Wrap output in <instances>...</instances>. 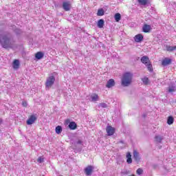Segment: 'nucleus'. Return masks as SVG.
<instances>
[{
	"label": "nucleus",
	"mask_w": 176,
	"mask_h": 176,
	"mask_svg": "<svg viewBox=\"0 0 176 176\" xmlns=\"http://www.w3.org/2000/svg\"><path fill=\"white\" fill-rule=\"evenodd\" d=\"M14 43L13 34L8 30L0 28V45L3 49H12Z\"/></svg>",
	"instance_id": "obj_1"
},
{
	"label": "nucleus",
	"mask_w": 176,
	"mask_h": 176,
	"mask_svg": "<svg viewBox=\"0 0 176 176\" xmlns=\"http://www.w3.org/2000/svg\"><path fill=\"white\" fill-rule=\"evenodd\" d=\"M133 82V74L130 72H126L123 74L121 80V85L123 87H127L131 85Z\"/></svg>",
	"instance_id": "obj_2"
},
{
	"label": "nucleus",
	"mask_w": 176,
	"mask_h": 176,
	"mask_svg": "<svg viewBox=\"0 0 176 176\" xmlns=\"http://www.w3.org/2000/svg\"><path fill=\"white\" fill-rule=\"evenodd\" d=\"M56 82V77L54 76H49L45 82V87L46 89H50L53 85H54V82Z\"/></svg>",
	"instance_id": "obj_3"
},
{
	"label": "nucleus",
	"mask_w": 176,
	"mask_h": 176,
	"mask_svg": "<svg viewBox=\"0 0 176 176\" xmlns=\"http://www.w3.org/2000/svg\"><path fill=\"white\" fill-rule=\"evenodd\" d=\"M65 124L68 125L69 130H76L78 129V124L74 121H70L69 120H66L65 121Z\"/></svg>",
	"instance_id": "obj_4"
},
{
	"label": "nucleus",
	"mask_w": 176,
	"mask_h": 176,
	"mask_svg": "<svg viewBox=\"0 0 176 176\" xmlns=\"http://www.w3.org/2000/svg\"><path fill=\"white\" fill-rule=\"evenodd\" d=\"M37 119L38 117H36V115H31L27 120L26 124L31 126V124H34V123H35V121L37 120Z\"/></svg>",
	"instance_id": "obj_5"
},
{
	"label": "nucleus",
	"mask_w": 176,
	"mask_h": 176,
	"mask_svg": "<svg viewBox=\"0 0 176 176\" xmlns=\"http://www.w3.org/2000/svg\"><path fill=\"white\" fill-rule=\"evenodd\" d=\"M93 170H94V167L89 165L85 168L84 173L86 174V175H91V174H93Z\"/></svg>",
	"instance_id": "obj_6"
},
{
	"label": "nucleus",
	"mask_w": 176,
	"mask_h": 176,
	"mask_svg": "<svg viewBox=\"0 0 176 176\" xmlns=\"http://www.w3.org/2000/svg\"><path fill=\"white\" fill-rule=\"evenodd\" d=\"M74 145L76 148H78V145L79 147L77 148L79 152L82 151V147L83 146V141L80 139H78L77 141L74 142Z\"/></svg>",
	"instance_id": "obj_7"
},
{
	"label": "nucleus",
	"mask_w": 176,
	"mask_h": 176,
	"mask_svg": "<svg viewBox=\"0 0 176 176\" xmlns=\"http://www.w3.org/2000/svg\"><path fill=\"white\" fill-rule=\"evenodd\" d=\"M62 6L65 12H69L71 10V2L69 1H64Z\"/></svg>",
	"instance_id": "obj_8"
},
{
	"label": "nucleus",
	"mask_w": 176,
	"mask_h": 176,
	"mask_svg": "<svg viewBox=\"0 0 176 176\" xmlns=\"http://www.w3.org/2000/svg\"><path fill=\"white\" fill-rule=\"evenodd\" d=\"M133 159L136 163H140L141 162V157H140V153H138L137 151H133Z\"/></svg>",
	"instance_id": "obj_9"
},
{
	"label": "nucleus",
	"mask_w": 176,
	"mask_h": 176,
	"mask_svg": "<svg viewBox=\"0 0 176 176\" xmlns=\"http://www.w3.org/2000/svg\"><path fill=\"white\" fill-rule=\"evenodd\" d=\"M135 42H137L138 43H141L142 41H144V36L142 34H136L134 37Z\"/></svg>",
	"instance_id": "obj_10"
},
{
	"label": "nucleus",
	"mask_w": 176,
	"mask_h": 176,
	"mask_svg": "<svg viewBox=\"0 0 176 176\" xmlns=\"http://www.w3.org/2000/svg\"><path fill=\"white\" fill-rule=\"evenodd\" d=\"M106 131L107 133V135H113V134H115V128L111 126H107Z\"/></svg>",
	"instance_id": "obj_11"
},
{
	"label": "nucleus",
	"mask_w": 176,
	"mask_h": 176,
	"mask_svg": "<svg viewBox=\"0 0 176 176\" xmlns=\"http://www.w3.org/2000/svg\"><path fill=\"white\" fill-rule=\"evenodd\" d=\"M173 63V59L168 58H165L162 62V64L164 67H166V65H170Z\"/></svg>",
	"instance_id": "obj_12"
},
{
	"label": "nucleus",
	"mask_w": 176,
	"mask_h": 176,
	"mask_svg": "<svg viewBox=\"0 0 176 176\" xmlns=\"http://www.w3.org/2000/svg\"><path fill=\"white\" fill-rule=\"evenodd\" d=\"M115 85H116L115 80L111 78L107 81L106 87H107V89H111V87H113Z\"/></svg>",
	"instance_id": "obj_13"
},
{
	"label": "nucleus",
	"mask_w": 176,
	"mask_h": 176,
	"mask_svg": "<svg viewBox=\"0 0 176 176\" xmlns=\"http://www.w3.org/2000/svg\"><path fill=\"white\" fill-rule=\"evenodd\" d=\"M12 67L14 69H19V67H20V60L17 59L14 60Z\"/></svg>",
	"instance_id": "obj_14"
},
{
	"label": "nucleus",
	"mask_w": 176,
	"mask_h": 176,
	"mask_svg": "<svg viewBox=\"0 0 176 176\" xmlns=\"http://www.w3.org/2000/svg\"><path fill=\"white\" fill-rule=\"evenodd\" d=\"M45 56V54L42 52H38L36 54H35V58L36 60H42V58Z\"/></svg>",
	"instance_id": "obj_15"
},
{
	"label": "nucleus",
	"mask_w": 176,
	"mask_h": 176,
	"mask_svg": "<svg viewBox=\"0 0 176 176\" xmlns=\"http://www.w3.org/2000/svg\"><path fill=\"white\" fill-rule=\"evenodd\" d=\"M140 60L141 63H142V64H145V65L149 63V57L147 56H142Z\"/></svg>",
	"instance_id": "obj_16"
},
{
	"label": "nucleus",
	"mask_w": 176,
	"mask_h": 176,
	"mask_svg": "<svg viewBox=\"0 0 176 176\" xmlns=\"http://www.w3.org/2000/svg\"><path fill=\"white\" fill-rule=\"evenodd\" d=\"M126 163H128V164H131V163H133V159L131 158V153L128 152L126 153Z\"/></svg>",
	"instance_id": "obj_17"
},
{
	"label": "nucleus",
	"mask_w": 176,
	"mask_h": 176,
	"mask_svg": "<svg viewBox=\"0 0 176 176\" xmlns=\"http://www.w3.org/2000/svg\"><path fill=\"white\" fill-rule=\"evenodd\" d=\"M105 22L104 21V19H99L98 21L97 26L98 28H104V25Z\"/></svg>",
	"instance_id": "obj_18"
},
{
	"label": "nucleus",
	"mask_w": 176,
	"mask_h": 176,
	"mask_svg": "<svg viewBox=\"0 0 176 176\" xmlns=\"http://www.w3.org/2000/svg\"><path fill=\"white\" fill-rule=\"evenodd\" d=\"M143 32H149L151 31V25H144L142 28Z\"/></svg>",
	"instance_id": "obj_19"
},
{
	"label": "nucleus",
	"mask_w": 176,
	"mask_h": 176,
	"mask_svg": "<svg viewBox=\"0 0 176 176\" xmlns=\"http://www.w3.org/2000/svg\"><path fill=\"white\" fill-rule=\"evenodd\" d=\"M173 123H174V117L169 116L167 118V124L171 125Z\"/></svg>",
	"instance_id": "obj_20"
},
{
	"label": "nucleus",
	"mask_w": 176,
	"mask_h": 176,
	"mask_svg": "<svg viewBox=\"0 0 176 176\" xmlns=\"http://www.w3.org/2000/svg\"><path fill=\"white\" fill-rule=\"evenodd\" d=\"M55 131L56 134H61L63 132V126L60 125L57 126L55 129Z\"/></svg>",
	"instance_id": "obj_21"
},
{
	"label": "nucleus",
	"mask_w": 176,
	"mask_h": 176,
	"mask_svg": "<svg viewBox=\"0 0 176 176\" xmlns=\"http://www.w3.org/2000/svg\"><path fill=\"white\" fill-rule=\"evenodd\" d=\"M142 81L145 86H148V85H149V78H148V77L142 78Z\"/></svg>",
	"instance_id": "obj_22"
},
{
	"label": "nucleus",
	"mask_w": 176,
	"mask_h": 176,
	"mask_svg": "<svg viewBox=\"0 0 176 176\" xmlns=\"http://www.w3.org/2000/svg\"><path fill=\"white\" fill-rule=\"evenodd\" d=\"M105 14V11L102 8L98 10L97 16H104Z\"/></svg>",
	"instance_id": "obj_23"
},
{
	"label": "nucleus",
	"mask_w": 176,
	"mask_h": 176,
	"mask_svg": "<svg viewBox=\"0 0 176 176\" xmlns=\"http://www.w3.org/2000/svg\"><path fill=\"white\" fill-rule=\"evenodd\" d=\"M155 138L156 142H158V144H160L162 141H163V136L156 135Z\"/></svg>",
	"instance_id": "obj_24"
},
{
	"label": "nucleus",
	"mask_w": 176,
	"mask_h": 176,
	"mask_svg": "<svg viewBox=\"0 0 176 176\" xmlns=\"http://www.w3.org/2000/svg\"><path fill=\"white\" fill-rule=\"evenodd\" d=\"M114 19H115L116 21H117V22L120 21V19H122V15H120V13H116L114 15Z\"/></svg>",
	"instance_id": "obj_25"
},
{
	"label": "nucleus",
	"mask_w": 176,
	"mask_h": 176,
	"mask_svg": "<svg viewBox=\"0 0 176 176\" xmlns=\"http://www.w3.org/2000/svg\"><path fill=\"white\" fill-rule=\"evenodd\" d=\"M166 50H167V52H174V50H176V45L166 46Z\"/></svg>",
	"instance_id": "obj_26"
},
{
	"label": "nucleus",
	"mask_w": 176,
	"mask_h": 176,
	"mask_svg": "<svg viewBox=\"0 0 176 176\" xmlns=\"http://www.w3.org/2000/svg\"><path fill=\"white\" fill-rule=\"evenodd\" d=\"M167 90L168 93H173V91H175V86L169 85Z\"/></svg>",
	"instance_id": "obj_27"
},
{
	"label": "nucleus",
	"mask_w": 176,
	"mask_h": 176,
	"mask_svg": "<svg viewBox=\"0 0 176 176\" xmlns=\"http://www.w3.org/2000/svg\"><path fill=\"white\" fill-rule=\"evenodd\" d=\"M138 2L140 5H143V6H145L146 5H148V0H138Z\"/></svg>",
	"instance_id": "obj_28"
},
{
	"label": "nucleus",
	"mask_w": 176,
	"mask_h": 176,
	"mask_svg": "<svg viewBox=\"0 0 176 176\" xmlns=\"http://www.w3.org/2000/svg\"><path fill=\"white\" fill-rule=\"evenodd\" d=\"M146 66L148 71H149L150 72H152L153 71V69L152 68V64L151 63L146 64Z\"/></svg>",
	"instance_id": "obj_29"
},
{
	"label": "nucleus",
	"mask_w": 176,
	"mask_h": 176,
	"mask_svg": "<svg viewBox=\"0 0 176 176\" xmlns=\"http://www.w3.org/2000/svg\"><path fill=\"white\" fill-rule=\"evenodd\" d=\"M91 101H97L98 100V95L94 94L91 96Z\"/></svg>",
	"instance_id": "obj_30"
},
{
	"label": "nucleus",
	"mask_w": 176,
	"mask_h": 176,
	"mask_svg": "<svg viewBox=\"0 0 176 176\" xmlns=\"http://www.w3.org/2000/svg\"><path fill=\"white\" fill-rule=\"evenodd\" d=\"M14 34H16V35H21V34H23V32L21 31V30L16 28L14 30Z\"/></svg>",
	"instance_id": "obj_31"
},
{
	"label": "nucleus",
	"mask_w": 176,
	"mask_h": 176,
	"mask_svg": "<svg viewBox=\"0 0 176 176\" xmlns=\"http://www.w3.org/2000/svg\"><path fill=\"white\" fill-rule=\"evenodd\" d=\"M142 173H144V170H142V168H138V170H136V173L138 174V175H142Z\"/></svg>",
	"instance_id": "obj_32"
},
{
	"label": "nucleus",
	"mask_w": 176,
	"mask_h": 176,
	"mask_svg": "<svg viewBox=\"0 0 176 176\" xmlns=\"http://www.w3.org/2000/svg\"><path fill=\"white\" fill-rule=\"evenodd\" d=\"M99 107H101V108H107L108 105L106 103L102 102L99 104Z\"/></svg>",
	"instance_id": "obj_33"
},
{
	"label": "nucleus",
	"mask_w": 176,
	"mask_h": 176,
	"mask_svg": "<svg viewBox=\"0 0 176 176\" xmlns=\"http://www.w3.org/2000/svg\"><path fill=\"white\" fill-rule=\"evenodd\" d=\"M37 162H38V163H43L44 159H43L42 157H39L37 159Z\"/></svg>",
	"instance_id": "obj_34"
},
{
	"label": "nucleus",
	"mask_w": 176,
	"mask_h": 176,
	"mask_svg": "<svg viewBox=\"0 0 176 176\" xmlns=\"http://www.w3.org/2000/svg\"><path fill=\"white\" fill-rule=\"evenodd\" d=\"M22 105L23 107H25L26 108V107H28V103L27 102V101H23Z\"/></svg>",
	"instance_id": "obj_35"
},
{
	"label": "nucleus",
	"mask_w": 176,
	"mask_h": 176,
	"mask_svg": "<svg viewBox=\"0 0 176 176\" xmlns=\"http://www.w3.org/2000/svg\"><path fill=\"white\" fill-rule=\"evenodd\" d=\"M153 168H156V167H157V165L154 164V165H153Z\"/></svg>",
	"instance_id": "obj_36"
},
{
	"label": "nucleus",
	"mask_w": 176,
	"mask_h": 176,
	"mask_svg": "<svg viewBox=\"0 0 176 176\" xmlns=\"http://www.w3.org/2000/svg\"><path fill=\"white\" fill-rule=\"evenodd\" d=\"M142 118H146V114H143Z\"/></svg>",
	"instance_id": "obj_37"
},
{
	"label": "nucleus",
	"mask_w": 176,
	"mask_h": 176,
	"mask_svg": "<svg viewBox=\"0 0 176 176\" xmlns=\"http://www.w3.org/2000/svg\"><path fill=\"white\" fill-rule=\"evenodd\" d=\"M120 144H124V142L123 140L120 141Z\"/></svg>",
	"instance_id": "obj_38"
},
{
	"label": "nucleus",
	"mask_w": 176,
	"mask_h": 176,
	"mask_svg": "<svg viewBox=\"0 0 176 176\" xmlns=\"http://www.w3.org/2000/svg\"><path fill=\"white\" fill-rule=\"evenodd\" d=\"M2 122H3L2 119H0V124H2Z\"/></svg>",
	"instance_id": "obj_39"
},
{
	"label": "nucleus",
	"mask_w": 176,
	"mask_h": 176,
	"mask_svg": "<svg viewBox=\"0 0 176 176\" xmlns=\"http://www.w3.org/2000/svg\"><path fill=\"white\" fill-rule=\"evenodd\" d=\"M137 60H140V57H138V58H137Z\"/></svg>",
	"instance_id": "obj_40"
},
{
	"label": "nucleus",
	"mask_w": 176,
	"mask_h": 176,
	"mask_svg": "<svg viewBox=\"0 0 176 176\" xmlns=\"http://www.w3.org/2000/svg\"><path fill=\"white\" fill-rule=\"evenodd\" d=\"M131 176H135L134 175H132Z\"/></svg>",
	"instance_id": "obj_41"
}]
</instances>
